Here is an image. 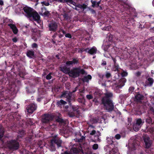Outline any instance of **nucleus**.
<instances>
[{
  "label": "nucleus",
  "instance_id": "obj_34",
  "mask_svg": "<svg viewBox=\"0 0 154 154\" xmlns=\"http://www.w3.org/2000/svg\"><path fill=\"white\" fill-rule=\"evenodd\" d=\"M6 79L5 78H3L0 79V85H5L6 83ZM2 85H0V86Z\"/></svg>",
  "mask_w": 154,
  "mask_h": 154
},
{
  "label": "nucleus",
  "instance_id": "obj_31",
  "mask_svg": "<svg viewBox=\"0 0 154 154\" xmlns=\"http://www.w3.org/2000/svg\"><path fill=\"white\" fill-rule=\"evenodd\" d=\"M144 121H143L142 119L140 118H139L137 119L136 123L137 124V125H140V126L141 127L144 123Z\"/></svg>",
  "mask_w": 154,
  "mask_h": 154
},
{
  "label": "nucleus",
  "instance_id": "obj_10",
  "mask_svg": "<svg viewBox=\"0 0 154 154\" xmlns=\"http://www.w3.org/2000/svg\"><path fill=\"white\" fill-rule=\"evenodd\" d=\"M125 10L126 11L127 14L129 15H133L134 17H136L137 13L136 12L135 9L128 5H127L125 7Z\"/></svg>",
  "mask_w": 154,
  "mask_h": 154
},
{
  "label": "nucleus",
  "instance_id": "obj_8",
  "mask_svg": "<svg viewBox=\"0 0 154 154\" xmlns=\"http://www.w3.org/2000/svg\"><path fill=\"white\" fill-rule=\"evenodd\" d=\"M48 26V30L51 32H56L58 28V23L54 21H50Z\"/></svg>",
  "mask_w": 154,
  "mask_h": 154
},
{
  "label": "nucleus",
  "instance_id": "obj_37",
  "mask_svg": "<svg viewBox=\"0 0 154 154\" xmlns=\"http://www.w3.org/2000/svg\"><path fill=\"white\" fill-rule=\"evenodd\" d=\"M64 19L66 20H68L69 19V16L68 14L66 13H65L63 15Z\"/></svg>",
  "mask_w": 154,
  "mask_h": 154
},
{
  "label": "nucleus",
  "instance_id": "obj_38",
  "mask_svg": "<svg viewBox=\"0 0 154 154\" xmlns=\"http://www.w3.org/2000/svg\"><path fill=\"white\" fill-rule=\"evenodd\" d=\"M43 15H44L45 17H49L51 15V14L49 12V11H47L43 13Z\"/></svg>",
  "mask_w": 154,
  "mask_h": 154
},
{
  "label": "nucleus",
  "instance_id": "obj_13",
  "mask_svg": "<svg viewBox=\"0 0 154 154\" xmlns=\"http://www.w3.org/2000/svg\"><path fill=\"white\" fill-rule=\"evenodd\" d=\"M144 96L141 94L139 92L137 93L134 95V101L137 102H141L142 100H144Z\"/></svg>",
  "mask_w": 154,
  "mask_h": 154
},
{
  "label": "nucleus",
  "instance_id": "obj_26",
  "mask_svg": "<svg viewBox=\"0 0 154 154\" xmlns=\"http://www.w3.org/2000/svg\"><path fill=\"white\" fill-rule=\"evenodd\" d=\"M67 103V102L61 99L60 100L57 101L56 104L58 107H60L62 105H65Z\"/></svg>",
  "mask_w": 154,
  "mask_h": 154
},
{
  "label": "nucleus",
  "instance_id": "obj_56",
  "mask_svg": "<svg viewBox=\"0 0 154 154\" xmlns=\"http://www.w3.org/2000/svg\"><path fill=\"white\" fill-rule=\"evenodd\" d=\"M22 137H21V136L20 135H18L17 136V137H16V140L17 141H20L21 140H20V138H22Z\"/></svg>",
  "mask_w": 154,
  "mask_h": 154
},
{
  "label": "nucleus",
  "instance_id": "obj_19",
  "mask_svg": "<svg viewBox=\"0 0 154 154\" xmlns=\"http://www.w3.org/2000/svg\"><path fill=\"white\" fill-rule=\"evenodd\" d=\"M52 140L54 143L57 145V147L58 148L61 146V145L62 143V141L59 138L57 140H55L54 139H52Z\"/></svg>",
  "mask_w": 154,
  "mask_h": 154
},
{
  "label": "nucleus",
  "instance_id": "obj_7",
  "mask_svg": "<svg viewBox=\"0 0 154 154\" xmlns=\"http://www.w3.org/2000/svg\"><path fill=\"white\" fill-rule=\"evenodd\" d=\"M69 106V107L67 105L65 106V109L68 112V115L70 117H74L75 116L74 112L75 111H77L78 109L77 107L72 105L71 104Z\"/></svg>",
  "mask_w": 154,
  "mask_h": 154
},
{
  "label": "nucleus",
  "instance_id": "obj_30",
  "mask_svg": "<svg viewBox=\"0 0 154 154\" xmlns=\"http://www.w3.org/2000/svg\"><path fill=\"white\" fill-rule=\"evenodd\" d=\"M18 134L23 137L26 134V131L23 129H20L18 131Z\"/></svg>",
  "mask_w": 154,
  "mask_h": 154
},
{
  "label": "nucleus",
  "instance_id": "obj_28",
  "mask_svg": "<svg viewBox=\"0 0 154 154\" xmlns=\"http://www.w3.org/2000/svg\"><path fill=\"white\" fill-rule=\"evenodd\" d=\"M87 5L83 4L82 5L79 4L77 5L76 7L78 8H80L82 10H83L86 9L87 8Z\"/></svg>",
  "mask_w": 154,
  "mask_h": 154
},
{
  "label": "nucleus",
  "instance_id": "obj_12",
  "mask_svg": "<svg viewBox=\"0 0 154 154\" xmlns=\"http://www.w3.org/2000/svg\"><path fill=\"white\" fill-rule=\"evenodd\" d=\"M144 44L154 49V37H151L150 38L145 40L144 42Z\"/></svg>",
  "mask_w": 154,
  "mask_h": 154
},
{
  "label": "nucleus",
  "instance_id": "obj_45",
  "mask_svg": "<svg viewBox=\"0 0 154 154\" xmlns=\"http://www.w3.org/2000/svg\"><path fill=\"white\" fill-rule=\"evenodd\" d=\"M98 148V145L97 143L94 144L92 146V149L94 150H96Z\"/></svg>",
  "mask_w": 154,
  "mask_h": 154
},
{
  "label": "nucleus",
  "instance_id": "obj_3",
  "mask_svg": "<svg viewBox=\"0 0 154 154\" xmlns=\"http://www.w3.org/2000/svg\"><path fill=\"white\" fill-rule=\"evenodd\" d=\"M54 118V116L51 114H45L42 116V122L43 124L49 123L47 128L50 130H52L55 126L54 124L52 123L51 124L50 123V122L53 120Z\"/></svg>",
  "mask_w": 154,
  "mask_h": 154
},
{
  "label": "nucleus",
  "instance_id": "obj_6",
  "mask_svg": "<svg viewBox=\"0 0 154 154\" xmlns=\"http://www.w3.org/2000/svg\"><path fill=\"white\" fill-rule=\"evenodd\" d=\"M11 93V91L7 87L5 88L3 85L0 86V97H9Z\"/></svg>",
  "mask_w": 154,
  "mask_h": 154
},
{
  "label": "nucleus",
  "instance_id": "obj_1",
  "mask_svg": "<svg viewBox=\"0 0 154 154\" xmlns=\"http://www.w3.org/2000/svg\"><path fill=\"white\" fill-rule=\"evenodd\" d=\"M104 96L101 99V104L104 108L108 112H111L114 110V104L112 98L113 94L112 92H107L104 94Z\"/></svg>",
  "mask_w": 154,
  "mask_h": 154
},
{
  "label": "nucleus",
  "instance_id": "obj_53",
  "mask_svg": "<svg viewBox=\"0 0 154 154\" xmlns=\"http://www.w3.org/2000/svg\"><path fill=\"white\" fill-rule=\"evenodd\" d=\"M32 48H37L38 47V45L37 44L33 43L32 45Z\"/></svg>",
  "mask_w": 154,
  "mask_h": 154
},
{
  "label": "nucleus",
  "instance_id": "obj_27",
  "mask_svg": "<svg viewBox=\"0 0 154 154\" xmlns=\"http://www.w3.org/2000/svg\"><path fill=\"white\" fill-rule=\"evenodd\" d=\"M26 55L28 57L32 58L35 56L34 52L33 51H27Z\"/></svg>",
  "mask_w": 154,
  "mask_h": 154
},
{
  "label": "nucleus",
  "instance_id": "obj_17",
  "mask_svg": "<svg viewBox=\"0 0 154 154\" xmlns=\"http://www.w3.org/2000/svg\"><path fill=\"white\" fill-rule=\"evenodd\" d=\"M8 26L10 27L14 34H17L18 31V29L15 24L9 23L8 24Z\"/></svg>",
  "mask_w": 154,
  "mask_h": 154
},
{
  "label": "nucleus",
  "instance_id": "obj_59",
  "mask_svg": "<svg viewBox=\"0 0 154 154\" xmlns=\"http://www.w3.org/2000/svg\"><path fill=\"white\" fill-rule=\"evenodd\" d=\"M89 9L92 14H94L96 13L95 11L94 10L90 8H89Z\"/></svg>",
  "mask_w": 154,
  "mask_h": 154
},
{
  "label": "nucleus",
  "instance_id": "obj_64",
  "mask_svg": "<svg viewBox=\"0 0 154 154\" xmlns=\"http://www.w3.org/2000/svg\"><path fill=\"white\" fill-rule=\"evenodd\" d=\"M61 154H72L69 152H68L67 151H65L63 153H61Z\"/></svg>",
  "mask_w": 154,
  "mask_h": 154
},
{
  "label": "nucleus",
  "instance_id": "obj_20",
  "mask_svg": "<svg viewBox=\"0 0 154 154\" xmlns=\"http://www.w3.org/2000/svg\"><path fill=\"white\" fill-rule=\"evenodd\" d=\"M153 79L151 78H149L146 81V85L149 86H151L153 84Z\"/></svg>",
  "mask_w": 154,
  "mask_h": 154
},
{
  "label": "nucleus",
  "instance_id": "obj_32",
  "mask_svg": "<svg viewBox=\"0 0 154 154\" xmlns=\"http://www.w3.org/2000/svg\"><path fill=\"white\" fill-rule=\"evenodd\" d=\"M73 153L76 154L79 153L80 151V149L79 148L73 147L71 149Z\"/></svg>",
  "mask_w": 154,
  "mask_h": 154
},
{
  "label": "nucleus",
  "instance_id": "obj_55",
  "mask_svg": "<svg viewBox=\"0 0 154 154\" xmlns=\"http://www.w3.org/2000/svg\"><path fill=\"white\" fill-rule=\"evenodd\" d=\"M97 132L98 133V135H96L95 136V137L97 138V140H100L99 137V136H100L101 135V133H100V132L98 131Z\"/></svg>",
  "mask_w": 154,
  "mask_h": 154
},
{
  "label": "nucleus",
  "instance_id": "obj_44",
  "mask_svg": "<svg viewBox=\"0 0 154 154\" xmlns=\"http://www.w3.org/2000/svg\"><path fill=\"white\" fill-rule=\"evenodd\" d=\"M63 1H63V2H62V3L66 2L69 3L71 4H73V2L72 0H63Z\"/></svg>",
  "mask_w": 154,
  "mask_h": 154
},
{
  "label": "nucleus",
  "instance_id": "obj_35",
  "mask_svg": "<svg viewBox=\"0 0 154 154\" xmlns=\"http://www.w3.org/2000/svg\"><path fill=\"white\" fill-rule=\"evenodd\" d=\"M146 123L149 124H151L152 122V120L150 117L148 116L146 119Z\"/></svg>",
  "mask_w": 154,
  "mask_h": 154
},
{
  "label": "nucleus",
  "instance_id": "obj_50",
  "mask_svg": "<svg viewBox=\"0 0 154 154\" xmlns=\"http://www.w3.org/2000/svg\"><path fill=\"white\" fill-rule=\"evenodd\" d=\"M84 99L83 98H79L78 100L79 102L82 103H84Z\"/></svg>",
  "mask_w": 154,
  "mask_h": 154
},
{
  "label": "nucleus",
  "instance_id": "obj_62",
  "mask_svg": "<svg viewBox=\"0 0 154 154\" xmlns=\"http://www.w3.org/2000/svg\"><path fill=\"white\" fill-rule=\"evenodd\" d=\"M84 51V48H80L78 51V52L80 53H82V52Z\"/></svg>",
  "mask_w": 154,
  "mask_h": 154
},
{
  "label": "nucleus",
  "instance_id": "obj_24",
  "mask_svg": "<svg viewBox=\"0 0 154 154\" xmlns=\"http://www.w3.org/2000/svg\"><path fill=\"white\" fill-rule=\"evenodd\" d=\"M91 2L92 3L91 6L93 8L95 7L97 8L98 7L100 3V1L97 2L96 1L91 0Z\"/></svg>",
  "mask_w": 154,
  "mask_h": 154
},
{
  "label": "nucleus",
  "instance_id": "obj_2",
  "mask_svg": "<svg viewBox=\"0 0 154 154\" xmlns=\"http://www.w3.org/2000/svg\"><path fill=\"white\" fill-rule=\"evenodd\" d=\"M25 13L26 16L30 19L36 21L41 25L42 21L40 19V17L38 13L32 8L28 7H25L23 8Z\"/></svg>",
  "mask_w": 154,
  "mask_h": 154
},
{
  "label": "nucleus",
  "instance_id": "obj_33",
  "mask_svg": "<svg viewBox=\"0 0 154 154\" xmlns=\"http://www.w3.org/2000/svg\"><path fill=\"white\" fill-rule=\"evenodd\" d=\"M4 133V129L2 127H0V140L3 137Z\"/></svg>",
  "mask_w": 154,
  "mask_h": 154
},
{
  "label": "nucleus",
  "instance_id": "obj_61",
  "mask_svg": "<svg viewBox=\"0 0 154 154\" xmlns=\"http://www.w3.org/2000/svg\"><path fill=\"white\" fill-rule=\"evenodd\" d=\"M96 131L94 130H92L90 133V134L92 135H94L96 133Z\"/></svg>",
  "mask_w": 154,
  "mask_h": 154
},
{
  "label": "nucleus",
  "instance_id": "obj_63",
  "mask_svg": "<svg viewBox=\"0 0 154 154\" xmlns=\"http://www.w3.org/2000/svg\"><path fill=\"white\" fill-rule=\"evenodd\" d=\"M59 138L58 137H57V135H54L52 137V139H55V140H57Z\"/></svg>",
  "mask_w": 154,
  "mask_h": 154
},
{
  "label": "nucleus",
  "instance_id": "obj_54",
  "mask_svg": "<svg viewBox=\"0 0 154 154\" xmlns=\"http://www.w3.org/2000/svg\"><path fill=\"white\" fill-rule=\"evenodd\" d=\"M115 137L116 139L119 140L121 138V136L120 134H117L115 135Z\"/></svg>",
  "mask_w": 154,
  "mask_h": 154
},
{
  "label": "nucleus",
  "instance_id": "obj_16",
  "mask_svg": "<svg viewBox=\"0 0 154 154\" xmlns=\"http://www.w3.org/2000/svg\"><path fill=\"white\" fill-rule=\"evenodd\" d=\"M60 70L64 73L69 74L70 70V67H68L66 65L64 66H62L60 67Z\"/></svg>",
  "mask_w": 154,
  "mask_h": 154
},
{
  "label": "nucleus",
  "instance_id": "obj_43",
  "mask_svg": "<svg viewBox=\"0 0 154 154\" xmlns=\"http://www.w3.org/2000/svg\"><path fill=\"white\" fill-rule=\"evenodd\" d=\"M34 123V122L31 119H29L28 121V124L30 126L33 125Z\"/></svg>",
  "mask_w": 154,
  "mask_h": 154
},
{
  "label": "nucleus",
  "instance_id": "obj_18",
  "mask_svg": "<svg viewBox=\"0 0 154 154\" xmlns=\"http://www.w3.org/2000/svg\"><path fill=\"white\" fill-rule=\"evenodd\" d=\"M126 81V79L125 78H123L119 80V82L117 86L119 88H121L124 85Z\"/></svg>",
  "mask_w": 154,
  "mask_h": 154
},
{
  "label": "nucleus",
  "instance_id": "obj_52",
  "mask_svg": "<svg viewBox=\"0 0 154 154\" xmlns=\"http://www.w3.org/2000/svg\"><path fill=\"white\" fill-rule=\"evenodd\" d=\"M86 97L88 99L91 100L93 98V97L91 95L88 94L87 95Z\"/></svg>",
  "mask_w": 154,
  "mask_h": 154
},
{
  "label": "nucleus",
  "instance_id": "obj_5",
  "mask_svg": "<svg viewBox=\"0 0 154 154\" xmlns=\"http://www.w3.org/2000/svg\"><path fill=\"white\" fill-rule=\"evenodd\" d=\"M7 146L9 149L14 151L19 149L20 144L16 140H11L8 142Z\"/></svg>",
  "mask_w": 154,
  "mask_h": 154
},
{
  "label": "nucleus",
  "instance_id": "obj_29",
  "mask_svg": "<svg viewBox=\"0 0 154 154\" xmlns=\"http://www.w3.org/2000/svg\"><path fill=\"white\" fill-rule=\"evenodd\" d=\"M133 127L134 131H137L139 130L141 127V126H140V125H137V124L136 123L133 125Z\"/></svg>",
  "mask_w": 154,
  "mask_h": 154
},
{
  "label": "nucleus",
  "instance_id": "obj_46",
  "mask_svg": "<svg viewBox=\"0 0 154 154\" xmlns=\"http://www.w3.org/2000/svg\"><path fill=\"white\" fill-rule=\"evenodd\" d=\"M42 5H44L46 6H48L49 5V3L48 1H43L42 2Z\"/></svg>",
  "mask_w": 154,
  "mask_h": 154
},
{
  "label": "nucleus",
  "instance_id": "obj_21",
  "mask_svg": "<svg viewBox=\"0 0 154 154\" xmlns=\"http://www.w3.org/2000/svg\"><path fill=\"white\" fill-rule=\"evenodd\" d=\"M97 49L95 47H93L88 51V53L91 54L93 55L96 54Z\"/></svg>",
  "mask_w": 154,
  "mask_h": 154
},
{
  "label": "nucleus",
  "instance_id": "obj_36",
  "mask_svg": "<svg viewBox=\"0 0 154 154\" xmlns=\"http://www.w3.org/2000/svg\"><path fill=\"white\" fill-rule=\"evenodd\" d=\"M118 151V149L117 147H113L112 149L110 151V152L111 153H113V154H115V153H116Z\"/></svg>",
  "mask_w": 154,
  "mask_h": 154
},
{
  "label": "nucleus",
  "instance_id": "obj_47",
  "mask_svg": "<svg viewBox=\"0 0 154 154\" xmlns=\"http://www.w3.org/2000/svg\"><path fill=\"white\" fill-rule=\"evenodd\" d=\"M52 74L50 72L49 74L47 75L46 76V79L47 80H50L51 78V75Z\"/></svg>",
  "mask_w": 154,
  "mask_h": 154
},
{
  "label": "nucleus",
  "instance_id": "obj_39",
  "mask_svg": "<svg viewBox=\"0 0 154 154\" xmlns=\"http://www.w3.org/2000/svg\"><path fill=\"white\" fill-rule=\"evenodd\" d=\"M114 38V36L113 35L111 34H110L109 35L108 37V40L109 42H113V39Z\"/></svg>",
  "mask_w": 154,
  "mask_h": 154
},
{
  "label": "nucleus",
  "instance_id": "obj_14",
  "mask_svg": "<svg viewBox=\"0 0 154 154\" xmlns=\"http://www.w3.org/2000/svg\"><path fill=\"white\" fill-rule=\"evenodd\" d=\"M37 106L36 104L34 103H31L29 105L26 107L27 112L29 113H32L37 108Z\"/></svg>",
  "mask_w": 154,
  "mask_h": 154
},
{
  "label": "nucleus",
  "instance_id": "obj_60",
  "mask_svg": "<svg viewBox=\"0 0 154 154\" xmlns=\"http://www.w3.org/2000/svg\"><path fill=\"white\" fill-rule=\"evenodd\" d=\"M102 66H105L106 65V61H104L103 60H102V62L101 64Z\"/></svg>",
  "mask_w": 154,
  "mask_h": 154
},
{
  "label": "nucleus",
  "instance_id": "obj_57",
  "mask_svg": "<svg viewBox=\"0 0 154 154\" xmlns=\"http://www.w3.org/2000/svg\"><path fill=\"white\" fill-rule=\"evenodd\" d=\"M141 72L139 71H138L135 73V75L139 77L141 75Z\"/></svg>",
  "mask_w": 154,
  "mask_h": 154
},
{
  "label": "nucleus",
  "instance_id": "obj_49",
  "mask_svg": "<svg viewBox=\"0 0 154 154\" xmlns=\"http://www.w3.org/2000/svg\"><path fill=\"white\" fill-rule=\"evenodd\" d=\"M65 36L66 37L69 38H72V35L70 33H66L65 34Z\"/></svg>",
  "mask_w": 154,
  "mask_h": 154
},
{
  "label": "nucleus",
  "instance_id": "obj_11",
  "mask_svg": "<svg viewBox=\"0 0 154 154\" xmlns=\"http://www.w3.org/2000/svg\"><path fill=\"white\" fill-rule=\"evenodd\" d=\"M143 139L145 147L147 149L149 148L152 143L150 137L148 136L145 135L143 137Z\"/></svg>",
  "mask_w": 154,
  "mask_h": 154
},
{
  "label": "nucleus",
  "instance_id": "obj_41",
  "mask_svg": "<svg viewBox=\"0 0 154 154\" xmlns=\"http://www.w3.org/2000/svg\"><path fill=\"white\" fill-rule=\"evenodd\" d=\"M56 121L60 123H63L64 122V120L62 118H60L59 117H58L56 119Z\"/></svg>",
  "mask_w": 154,
  "mask_h": 154
},
{
  "label": "nucleus",
  "instance_id": "obj_25",
  "mask_svg": "<svg viewBox=\"0 0 154 154\" xmlns=\"http://www.w3.org/2000/svg\"><path fill=\"white\" fill-rule=\"evenodd\" d=\"M120 69L119 64L117 63H115L114 64L112 68V70L114 72H118L119 71Z\"/></svg>",
  "mask_w": 154,
  "mask_h": 154
},
{
  "label": "nucleus",
  "instance_id": "obj_42",
  "mask_svg": "<svg viewBox=\"0 0 154 154\" xmlns=\"http://www.w3.org/2000/svg\"><path fill=\"white\" fill-rule=\"evenodd\" d=\"M128 75V73L126 72L124 70H123L122 72L121 73V75L122 77H124Z\"/></svg>",
  "mask_w": 154,
  "mask_h": 154
},
{
  "label": "nucleus",
  "instance_id": "obj_40",
  "mask_svg": "<svg viewBox=\"0 0 154 154\" xmlns=\"http://www.w3.org/2000/svg\"><path fill=\"white\" fill-rule=\"evenodd\" d=\"M23 154H33V153L30 152L28 150L24 149L22 151Z\"/></svg>",
  "mask_w": 154,
  "mask_h": 154
},
{
  "label": "nucleus",
  "instance_id": "obj_51",
  "mask_svg": "<svg viewBox=\"0 0 154 154\" xmlns=\"http://www.w3.org/2000/svg\"><path fill=\"white\" fill-rule=\"evenodd\" d=\"M110 28H111V27L110 26H107L104 27L103 28V30L108 31L109 30V29H110Z\"/></svg>",
  "mask_w": 154,
  "mask_h": 154
},
{
  "label": "nucleus",
  "instance_id": "obj_48",
  "mask_svg": "<svg viewBox=\"0 0 154 154\" xmlns=\"http://www.w3.org/2000/svg\"><path fill=\"white\" fill-rule=\"evenodd\" d=\"M105 76H106V78L108 79V78H110L111 76V74L110 73H109V72H106V74L105 75Z\"/></svg>",
  "mask_w": 154,
  "mask_h": 154
},
{
  "label": "nucleus",
  "instance_id": "obj_15",
  "mask_svg": "<svg viewBox=\"0 0 154 154\" xmlns=\"http://www.w3.org/2000/svg\"><path fill=\"white\" fill-rule=\"evenodd\" d=\"M79 63V60L77 58H72V61H67L65 63V65L67 67L72 66L73 65L77 64Z\"/></svg>",
  "mask_w": 154,
  "mask_h": 154
},
{
  "label": "nucleus",
  "instance_id": "obj_23",
  "mask_svg": "<svg viewBox=\"0 0 154 154\" xmlns=\"http://www.w3.org/2000/svg\"><path fill=\"white\" fill-rule=\"evenodd\" d=\"M92 79V77L90 75H88L87 76H85L82 78V80L83 82H88L89 80H90Z\"/></svg>",
  "mask_w": 154,
  "mask_h": 154
},
{
  "label": "nucleus",
  "instance_id": "obj_22",
  "mask_svg": "<svg viewBox=\"0 0 154 154\" xmlns=\"http://www.w3.org/2000/svg\"><path fill=\"white\" fill-rule=\"evenodd\" d=\"M50 149L51 151H54L56 150L55 144L54 143L52 139L51 140L50 143Z\"/></svg>",
  "mask_w": 154,
  "mask_h": 154
},
{
  "label": "nucleus",
  "instance_id": "obj_58",
  "mask_svg": "<svg viewBox=\"0 0 154 154\" xmlns=\"http://www.w3.org/2000/svg\"><path fill=\"white\" fill-rule=\"evenodd\" d=\"M54 32L55 33L54 35L52 36V38H53L54 39L58 35L57 32Z\"/></svg>",
  "mask_w": 154,
  "mask_h": 154
},
{
  "label": "nucleus",
  "instance_id": "obj_9",
  "mask_svg": "<svg viewBox=\"0 0 154 154\" xmlns=\"http://www.w3.org/2000/svg\"><path fill=\"white\" fill-rule=\"evenodd\" d=\"M61 96L66 98V100L68 102L69 105L71 104V102L74 101V98L72 96V94L71 92L68 93L66 91L63 93Z\"/></svg>",
  "mask_w": 154,
  "mask_h": 154
},
{
  "label": "nucleus",
  "instance_id": "obj_4",
  "mask_svg": "<svg viewBox=\"0 0 154 154\" xmlns=\"http://www.w3.org/2000/svg\"><path fill=\"white\" fill-rule=\"evenodd\" d=\"M85 73V71L83 69L79 67L74 68L70 70L69 75L73 78L79 77L80 74L82 75Z\"/></svg>",
  "mask_w": 154,
  "mask_h": 154
}]
</instances>
